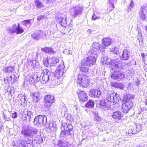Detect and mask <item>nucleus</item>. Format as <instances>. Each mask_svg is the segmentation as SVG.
<instances>
[{
    "label": "nucleus",
    "mask_w": 147,
    "mask_h": 147,
    "mask_svg": "<svg viewBox=\"0 0 147 147\" xmlns=\"http://www.w3.org/2000/svg\"><path fill=\"white\" fill-rule=\"evenodd\" d=\"M111 69L115 72L111 76L112 79L118 81L123 80L124 77V75L119 71L122 68V63L121 61L118 60H112L109 63Z\"/></svg>",
    "instance_id": "f257e3e1"
},
{
    "label": "nucleus",
    "mask_w": 147,
    "mask_h": 147,
    "mask_svg": "<svg viewBox=\"0 0 147 147\" xmlns=\"http://www.w3.org/2000/svg\"><path fill=\"white\" fill-rule=\"evenodd\" d=\"M106 99L101 100L100 103V107L101 109L105 110H108L111 106V103H117L119 102L120 97L118 94L114 93L110 94L107 93L106 96Z\"/></svg>",
    "instance_id": "f03ea898"
},
{
    "label": "nucleus",
    "mask_w": 147,
    "mask_h": 147,
    "mask_svg": "<svg viewBox=\"0 0 147 147\" xmlns=\"http://www.w3.org/2000/svg\"><path fill=\"white\" fill-rule=\"evenodd\" d=\"M21 132L24 137L32 138L34 137H36L39 134L40 131L39 129L26 124L22 127Z\"/></svg>",
    "instance_id": "7ed1b4c3"
},
{
    "label": "nucleus",
    "mask_w": 147,
    "mask_h": 147,
    "mask_svg": "<svg viewBox=\"0 0 147 147\" xmlns=\"http://www.w3.org/2000/svg\"><path fill=\"white\" fill-rule=\"evenodd\" d=\"M62 129H63L61 133V137L69 139L71 138L73 130V126L70 124L66 122H63L62 124Z\"/></svg>",
    "instance_id": "20e7f679"
},
{
    "label": "nucleus",
    "mask_w": 147,
    "mask_h": 147,
    "mask_svg": "<svg viewBox=\"0 0 147 147\" xmlns=\"http://www.w3.org/2000/svg\"><path fill=\"white\" fill-rule=\"evenodd\" d=\"M92 57H88L84 59H83L81 62V65L80 66V71L83 72H87L88 70V66H91L94 65L96 62L95 58L96 56H94V59H91Z\"/></svg>",
    "instance_id": "39448f33"
},
{
    "label": "nucleus",
    "mask_w": 147,
    "mask_h": 147,
    "mask_svg": "<svg viewBox=\"0 0 147 147\" xmlns=\"http://www.w3.org/2000/svg\"><path fill=\"white\" fill-rule=\"evenodd\" d=\"M76 82L78 83V86H81L83 87H86L89 84L88 77L83 74L78 75Z\"/></svg>",
    "instance_id": "423d86ee"
},
{
    "label": "nucleus",
    "mask_w": 147,
    "mask_h": 147,
    "mask_svg": "<svg viewBox=\"0 0 147 147\" xmlns=\"http://www.w3.org/2000/svg\"><path fill=\"white\" fill-rule=\"evenodd\" d=\"M83 7V6L80 5L73 6L71 9V14L72 17L75 18L81 15L84 11Z\"/></svg>",
    "instance_id": "0eeeda50"
},
{
    "label": "nucleus",
    "mask_w": 147,
    "mask_h": 147,
    "mask_svg": "<svg viewBox=\"0 0 147 147\" xmlns=\"http://www.w3.org/2000/svg\"><path fill=\"white\" fill-rule=\"evenodd\" d=\"M47 122L46 117L42 115L36 116L34 119V124L37 126H42Z\"/></svg>",
    "instance_id": "6e6552de"
},
{
    "label": "nucleus",
    "mask_w": 147,
    "mask_h": 147,
    "mask_svg": "<svg viewBox=\"0 0 147 147\" xmlns=\"http://www.w3.org/2000/svg\"><path fill=\"white\" fill-rule=\"evenodd\" d=\"M65 68L64 62H62L57 67L54 73V77L57 79H59L64 74Z\"/></svg>",
    "instance_id": "1a4fd4ad"
},
{
    "label": "nucleus",
    "mask_w": 147,
    "mask_h": 147,
    "mask_svg": "<svg viewBox=\"0 0 147 147\" xmlns=\"http://www.w3.org/2000/svg\"><path fill=\"white\" fill-rule=\"evenodd\" d=\"M40 74V77H42V83L46 84L50 80V78H53L51 75L50 71L47 69H44L42 70Z\"/></svg>",
    "instance_id": "9d476101"
},
{
    "label": "nucleus",
    "mask_w": 147,
    "mask_h": 147,
    "mask_svg": "<svg viewBox=\"0 0 147 147\" xmlns=\"http://www.w3.org/2000/svg\"><path fill=\"white\" fill-rule=\"evenodd\" d=\"M100 44L96 42L94 43L92 46V49L89 52V55L88 57H92L91 59H94V56L95 57L96 56V57L94 58L95 60L96 61V59L97 57V52L100 49Z\"/></svg>",
    "instance_id": "9b49d317"
},
{
    "label": "nucleus",
    "mask_w": 147,
    "mask_h": 147,
    "mask_svg": "<svg viewBox=\"0 0 147 147\" xmlns=\"http://www.w3.org/2000/svg\"><path fill=\"white\" fill-rule=\"evenodd\" d=\"M55 101V100L53 96L50 95H47L44 97V105L47 108H49Z\"/></svg>",
    "instance_id": "f8f14e48"
},
{
    "label": "nucleus",
    "mask_w": 147,
    "mask_h": 147,
    "mask_svg": "<svg viewBox=\"0 0 147 147\" xmlns=\"http://www.w3.org/2000/svg\"><path fill=\"white\" fill-rule=\"evenodd\" d=\"M123 102L122 111L123 113H126L133 107V103L132 101L126 100L125 101H123Z\"/></svg>",
    "instance_id": "ddd939ff"
},
{
    "label": "nucleus",
    "mask_w": 147,
    "mask_h": 147,
    "mask_svg": "<svg viewBox=\"0 0 147 147\" xmlns=\"http://www.w3.org/2000/svg\"><path fill=\"white\" fill-rule=\"evenodd\" d=\"M53 143L56 147H71L72 145L64 139L62 140H57Z\"/></svg>",
    "instance_id": "4468645a"
},
{
    "label": "nucleus",
    "mask_w": 147,
    "mask_h": 147,
    "mask_svg": "<svg viewBox=\"0 0 147 147\" xmlns=\"http://www.w3.org/2000/svg\"><path fill=\"white\" fill-rule=\"evenodd\" d=\"M77 93L80 102H84L87 100L88 96L85 91L79 89L77 92Z\"/></svg>",
    "instance_id": "2eb2a0df"
},
{
    "label": "nucleus",
    "mask_w": 147,
    "mask_h": 147,
    "mask_svg": "<svg viewBox=\"0 0 147 147\" xmlns=\"http://www.w3.org/2000/svg\"><path fill=\"white\" fill-rule=\"evenodd\" d=\"M112 117L116 122L120 123L122 121V118L123 117V115L120 111H117L113 113Z\"/></svg>",
    "instance_id": "dca6fc26"
},
{
    "label": "nucleus",
    "mask_w": 147,
    "mask_h": 147,
    "mask_svg": "<svg viewBox=\"0 0 147 147\" xmlns=\"http://www.w3.org/2000/svg\"><path fill=\"white\" fill-rule=\"evenodd\" d=\"M40 74L35 73L34 74L30 76L29 79V80L31 83L36 84L40 80Z\"/></svg>",
    "instance_id": "f3484780"
},
{
    "label": "nucleus",
    "mask_w": 147,
    "mask_h": 147,
    "mask_svg": "<svg viewBox=\"0 0 147 147\" xmlns=\"http://www.w3.org/2000/svg\"><path fill=\"white\" fill-rule=\"evenodd\" d=\"M30 96L31 97L32 100L34 102H38L41 98L40 92L38 91L31 93Z\"/></svg>",
    "instance_id": "a211bd4d"
},
{
    "label": "nucleus",
    "mask_w": 147,
    "mask_h": 147,
    "mask_svg": "<svg viewBox=\"0 0 147 147\" xmlns=\"http://www.w3.org/2000/svg\"><path fill=\"white\" fill-rule=\"evenodd\" d=\"M43 36L42 32L40 30H37L31 34L32 38L35 40H38Z\"/></svg>",
    "instance_id": "6ab92c4d"
},
{
    "label": "nucleus",
    "mask_w": 147,
    "mask_h": 147,
    "mask_svg": "<svg viewBox=\"0 0 147 147\" xmlns=\"http://www.w3.org/2000/svg\"><path fill=\"white\" fill-rule=\"evenodd\" d=\"M130 57V52L127 50H124L122 54L120 55V58L122 60H127Z\"/></svg>",
    "instance_id": "aec40b11"
},
{
    "label": "nucleus",
    "mask_w": 147,
    "mask_h": 147,
    "mask_svg": "<svg viewBox=\"0 0 147 147\" xmlns=\"http://www.w3.org/2000/svg\"><path fill=\"white\" fill-rule=\"evenodd\" d=\"M100 94L101 92L100 91L95 89H92L89 92V95L91 97L97 98Z\"/></svg>",
    "instance_id": "412c9836"
},
{
    "label": "nucleus",
    "mask_w": 147,
    "mask_h": 147,
    "mask_svg": "<svg viewBox=\"0 0 147 147\" xmlns=\"http://www.w3.org/2000/svg\"><path fill=\"white\" fill-rule=\"evenodd\" d=\"M66 18L60 17L57 18V22L59 24L62 26L63 27H66L67 26Z\"/></svg>",
    "instance_id": "4be33fe9"
},
{
    "label": "nucleus",
    "mask_w": 147,
    "mask_h": 147,
    "mask_svg": "<svg viewBox=\"0 0 147 147\" xmlns=\"http://www.w3.org/2000/svg\"><path fill=\"white\" fill-rule=\"evenodd\" d=\"M146 14V12L145 11V7H144L142 6L139 12V17L142 20H145Z\"/></svg>",
    "instance_id": "5701e85b"
},
{
    "label": "nucleus",
    "mask_w": 147,
    "mask_h": 147,
    "mask_svg": "<svg viewBox=\"0 0 147 147\" xmlns=\"http://www.w3.org/2000/svg\"><path fill=\"white\" fill-rule=\"evenodd\" d=\"M111 85L113 87L119 88L122 90H123L125 88V85L122 83L114 82L111 83Z\"/></svg>",
    "instance_id": "b1692460"
},
{
    "label": "nucleus",
    "mask_w": 147,
    "mask_h": 147,
    "mask_svg": "<svg viewBox=\"0 0 147 147\" xmlns=\"http://www.w3.org/2000/svg\"><path fill=\"white\" fill-rule=\"evenodd\" d=\"M58 79L55 78V77H54V76L53 78L51 79V81L50 83L49 86L51 88H53L59 84V83H57L56 82L57 81V82H58Z\"/></svg>",
    "instance_id": "393cba45"
},
{
    "label": "nucleus",
    "mask_w": 147,
    "mask_h": 147,
    "mask_svg": "<svg viewBox=\"0 0 147 147\" xmlns=\"http://www.w3.org/2000/svg\"><path fill=\"white\" fill-rule=\"evenodd\" d=\"M50 62V66H52L55 65L59 62V59L57 58L53 57L51 58H49V61Z\"/></svg>",
    "instance_id": "a878e982"
},
{
    "label": "nucleus",
    "mask_w": 147,
    "mask_h": 147,
    "mask_svg": "<svg viewBox=\"0 0 147 147\" xmlns=\"http://www.w3.org/2000/svg\"><path fill=\"white\" fill-rule=\"evenodd\" d=\"M111 39L108 38H104L102 40V44L105 47L109 46L111 44Z\"/></svg>",
    "instance_id": "bb28decb"
},
{
    "label": "nucleus",
    "mask_w": 147,
    "mask_h": 147,
    "mask_svg": "<svg viewBox=\"0 0 147 147\" xmlns=\"http://www.w3.org/2000/svg\"><path fill=\"white\" fill-rule=\"evenodd\" d=\"M41 51L47 53L53 54L55 53V51L52 50V48L49 47H45L42 48L41 49Z\"/></svg>",
    "instance_id": "cd10ccee"
},
{
    "label": "nucleus",
    "mask_w": 147,
    "mask_h": 147,
    "mask_svg": "<svg viewBox=\"0 0 147 147\" xmlns=\"http://www.w3.org/2000/svg\"><path fill=\"white\" fill-rule=\"evenodd\" d=\"M16 24H14L12 26V27H9L8 28L7 30L9 34H12L16 33Z\"/></svg>",
    "instance_id": "c85d7f7f"
},
{
    "label": "nucleus",
    "mask_w": 147,
    "mask_h": 147,
    "mask_svg": "<svg viewBox=\"0 0 147 147\" xmlns=\"http://www.w3.org/2000/svg\"><path fill=\"white\" fill-rule=\"evenodd\" d=\"M49 129L51 132L52 131H56L57 129V126L55 123H51L49 125Z\"/></svg>",
    "instance_id": "c756f323"
},
{
    "label": "nucleus",
    "mask_w": 147,
    "mask_h": 147,
    "mask_svg": "<svg viewBox=\"0 0 147 147\" xmlns=\"http://www.w3.org/2000/svg\"><path fill=\"white\" fill-rule=\"evenodd\" d=\"M14 75H12L9 77H6L5 78H4L5 83L6 84H8L10 83H11L12 78H14Z\"/></svg>",
    "instance_id": "7c9ffc66"
},
{
    "label": "nucleus",
    "mask_w": 147,
    "mask_h": 147,
    "mask_svg": "<svg viewBox=\"0 0 147 147\" xmlns=\"http://www.w3.org/2000/svg\"><path fill=\"white\" fill-rule=\"evenodd\" d=\"M94 105V102L91 100H89L86 104L85 106L88 108H92Z\"/></svg>",
    "instance_id": "2f4dec72"
},
{
    "label": "nucleus",
    "mask_w": 147,
    "mask_h": 147,
    "mask_svg": "<svg viewBox=\"0 0 147 147\" xmlns=\"http://www.w3.org/2000/svg\"><path fill=\"white\" fill-rule=\"evenodd\" d=\"M26 147H34V145L33 144V140L28 138H27Z\"/></svg>",
    "instance_id": "473e14b6"
},
{
    "label": "nucleus",
    "mask_w": 147,
    "mask_h": 147,
    "mask_svg": "<svg viewBox=\"0 0 147 147\" xmlns=\"http://www.w3.org/2000/svg\"><path fill=\"white\" fill-rule=\"evenodd\" d=\"M133 98L134 96L133 95L129 94H128L124 96L123 98V101H125V100H126V101L127 100L128 101H132L131 99Z\"/></svg>",
    "instance_id": "72a5a7b5"
},
{
    "label": "nucleus",
    "mask_w": 147,
    "mask_h": 147,
    "mask_svg": "<svg viewBox=\"0 0 147 147\" xmlns=\"http://www.w3.org/2000/svg\"><path fill=\"white\" fill-rule=\"evenodd\" d=\"M27 138L26 140H21L18 144L19 146L20 147H26Z\"/></svg>",
    "instance_id": "f704fd0d"
},
{
    "label": "nucleus",
    "mask_w": 147,
    "mask_h": 147,
    "mask_svg": "<svg viewBox=\"0 0 147 147\" xmlns=\"http://www.w3.org/2000/svg\"><path fill=\"white\" fill-rule=\"evenodd\" d=\"M27 119H29V121H30L31 119L33 118V115L32 112L28 111L26 112Z\"/></svg>",
    "instance_id": "c9c22d12"
},
{
    "label": "nucleus",
    "mask_w": 147,
    "mask_h": 147,
    "mask_svg": "<svg viewBox=\"0 0 147 147\" xmlns=\"http://www.w3.org/2000/svg\"><path fill=\"white\" fill-rule=\"evenodd\" d=\"M14 70L13 67L12 66L7 67L4 69V71L5 73L12 72Z\"/></svg>",
    "instance_id": "e433bc0d"
},
{
    "label": "nucleus",
    "mask_w": 147,
    "mask_h": 147,
    "mask_svg": "<svg viewBox=\"0 0 147 147\" xmlns=\"http://www.w3.org/2000/svg\"><path fill=\"white\" fill-rule=\"evenodd\" d=\"M24 30L20 26L19 24H18V25L16 26V33L17 34H20L23 32Z\"/></svg>",
    "instance_id": "4c0bfd02"
},
{
    "label": "nucleus",
    "mask_w": 147,
    "mask_h": 147,
    "mask_svg": "<svg viewBox=\"0 0 147 147\" xmlns=\"http://www.w3.org/2000/svg\"><path fill=\"white\" fill-rule=\"evenodd\" d=\"M38 63L35 60H30L29 63V65L32 66L33 68H35L36 67L37 64Z\"/></svg>",
    "instance_id": "58836bf2"
},
{
    "label": "nucleus",
    "mask_w": 147,
    "mask_h": 147,
    "mask_svg": "<svg viewBox=\"0 0 147 147\" xmlns=\"http://www.w3.org/2000/svg\"><path fill=\"white\" fill-rule=\"evenodd\" d=\"M49 59H45L43 60V63L46 67H48L49 66H50V62L49 61Z\"/></svg>",
    "instance_id": "ea45409f"
},
{
    "label": "nucleus",
    "mask_w": 147,
    "mask_h": 147,
    "mask_svg": "<svg viewBox=\"0 0 147 147\" xmlns=\"http://www.w3.org/2000/svg\"><path fill=\"white\" fill-rule=\"evenodd\" d=\"M35 4L38 8H41L43 6L42 3L38 0H37L35 2Z\"/></svg>",
    "instance_id": "a19ab883"
},
{
    "label": "nucleus",
    "mask_w": 147,
    "mask_h": 147,
    "mask_svg": "<svg viewBox=\"0 0 147 147\" xmlns=\"http://www.w3.org/2000/svg\"><path fill=\"white\" fill-rule=\"evenodd\" d=\"M119 48L117 46H115L111 49V51L113 52L114 54H117L118 53Z\"/></svg>",
    "instance_id": "79ce46f5"
},
{
    "label": "nucleus",
    "mask_w": 147,
    "mask_h": 147,
    "mask_svg": "<svg viewBox=\"0 0 147 147\" xmlns=\"http://www.w3.org/2000/svg\"><path fill=\"white\" fill-rule=\"evenodd\" d=\"M19 101L20 102L21 105H22L24 103L27 104V101H26V98L24 96H22L21 97Z\"/></svg>",
    "instance_id": "37998d69"
},
{
    "label": "nucleus",
    "mask_w": 147,
    "mask_h": 147,
    "mask_svg": "<svg viewBox=\"0 0 147 147\" xmlns=\"http://www.w3.org/2000/svg\"><path fill=\"white\" fill-rule=\"evenodd\" d=\"M134 6V3L133 0L130 1V3L127 7L128 9L131 10Z\"/></svg>",
    "instance_id": "c03bdc74"
},
{
    "label": "nucleus",
    "mask_w": 147,
    "mask_h": 147,
    "mask_svg": "<svg viewBox=\"0 0 147 147\" xmlns=\"http://www.w3.org/2000/svg\"><path fill=\"white\" fill-rule=\"evenodd\" d=\"M26 114V112L25 113L24 112L22 114V117L21 118L22 120L24 121L26 120L27 119V115Z\"/></svg>",
    "instance_id": "a18cd8bd"
},
{
    "label": "nucleus",
    "mask_w": 147,
    "mask_h": 147,
    "mask_svg": "<svg viewBox=\"0 0 147 147\" xmlns=\"http://www.w3.org/2000/svg\"><path fill=\"white\" fill-rule=\"evenodd\" d=\"M105 46L103 45L100 44V49L98 50V51H102V52H104L105 50Z\"/></svg>",
    "instance_id": "49530a36"
},
{
    "label": "nucleus",
    "mask_w": 147,
    "mask_h": 147,
    "mask_svg": "<svg viewBox=\"0 0 147 147\" xmlns=\"http://www.w3.org/2000/svg\"><path fill=\"white\" fill-rule=\"evenodd\" d=\"M100 18V16H96L94 13H93L92 17V19L93 20L95 21L96 20Z\"/></svg>",
    "instance_id": "de8ad7c7"
},
{
    "label": "nucleus",
    "mask_w": 147,
    "mask_h": 147,
    "mask_svg": "<svg viewBox=\"0 0 147 147\" xmlns=\"http://www.w3.org/2000/svg\"><path fill=\"white\" fill-rule=\"evenodd\" d=\"M135 85L133 83L129 84L128 86V88L131 90H133L135 88Z\"/></svg>",
    "instance_id": "09e8293b"
},
{
    "label": "nucleus",
    "mask_w": 147,
    "mask_h": 147,
    "mask_svg": "<svg viewBox=\"0 0 147 147\" xmlns=\"http://www.w3.org/2000/svg\"><path fill=\"white\" fill-rule=\"evenodd\" d=\"M15 77L14 78H12L11 80V83L12 84H14L17 81L18 79L17 78V77L14 75Z\"/></svg>",
    "instance_id": "8fccbe9b"
},
{
    "label": "nucleus",
    "mask_w": 147,
    "mask_h": 147,
    "mask_svg": "<svg viewBox=\"0 0 147 147\" xmlns=\"http://www.w3.org/2000/svg\"><path fill=\"white\" fill-rule=\"evenodd\" d=\"M61 112L63 114H65L67 111V109L66 107L65 106L63 107L61 109Z\"/></svg>",
    "instance_id": "3c124183"
},
{
    "label": "nucleus",
    "mask_w": 147,
    "mask_h": 147,
    "mask_svg": "<svg viewBox=\"0 0 147 147\" xmlns=\"http://www.w3.org/2000/svg\"><path fill=\"white\" fill-rule=\"evenodd\" d=\"M66 118L67 120L68 121L70 122L72 120V117L71 116V115L70 114L68 115H67Z\"/></svg>",
    "instance_id": "603ef678"
},
{
    "label": "nucleus",
    "mask_w": 147,
    "mask_h": 147,
    "mask_svg": "<svg viewBox=\"0 0 147 147\" xmlns=\"http://www.w3.org/2000/svg\"><path fill=\"white\" fill-rule=\"evenodd\" d=\"M38 140L40 143H42L45 140V138H43L42 136H39V138Z\"/></svg>",
    "instance_id": "864d4df0"
},
{
    "label": "nucleus",
    "mask_w": 147,
    "mask_h": 147,
    "mask_svg": "<svg viewBox=\"0 0 147 147\" xmlns=\"http://www.w3.org/2000/svg\"><path fill=\"white\" fill-rule=\"evenodd\" d=\"M141 56H142V60H143V61L144 62H145L146 61V59H145V57L146 55H145V54L143 53H141Z\"/></svg>",
    "instance_id": "5fc2aeb1"
},
{
    "label": "nucleus",
    "mask_w": 147,
    "mask_h": 147,
    "mask_svg": "<svg viewBox=\"0 0 147 147\" xmlns=\"http://www.w3.org/2000/svg\"><path fill=\"white\" fill-rule=\"evenodd\" d=\"M18 116L17 113L16 112L12 114V117L13 118H16Z\"/></svg>",
    "instance_id": "6e6d98bb"
},
{
    "label": "nucleus",
    "mask_w": 147,
    "mask_h": 147,
    "mask_svg": "<svg viewBox=\"0 0 147 147\" xmlns=\"http://www.w3.org/2000/svg\"><path fill=\"white\" fill-rule=\"evenodd\" d=\"M94 119L96 121H100V118L98 115H96L94 117Z\"/></svg>",
    "instance_id": "4d7b16f0"
},
{
    "label": "nucleus",
    "mask_w": 147,
    "mask_h": 147,
    "mask_svg": "<svg viewBox=\"0 0 147 147\" xmlns=\"http://www.w3.org/2000/svg\"><path fill=\"white\" fill-rule=\"evenodd\" d=\"M43 16H38V17L37 20L38 21H40L42 19V18H43Z\"/></svg>",
    "instance_id": "13d9d810"
},
{
    "label": "nucleus",
    "mask_w": 147,
    "mask_h": 147,
    "mask_svg": "<svg viewBox=\"0 0 147 147\" xmlns=\"http://www.w3.org/2000/svg\"><path fill=\"white\" fill-rule=\"evenodd\" d=\"M3 117L5 119L6 121H8L9 120V118L6 117H5V115L4 114H3Z\"/></svg>",
    "instance_id": "bf43d9fd"
},
{
    "label": "nucleus",
    "mask_w": 147,
    "mask_h": 147,
    "mask_svg": "<svg viewBox=\"0 0 147 147\" xmlns=\"http://www.w3.org/2000/svg\"><path fill=\"white\" fill-rule=\"evenodd\" d=\"M143 68L144 70L147 72V64L145 63V65H144Z\"/></svg>",
    "instance_id": "052dcab7"
},
{
    "label": "nucleus",
    "mask_w": 147,
    "mask_h": 147,
    "mask_svg": "<svg viewBox=\"0 0 147 147\" xmlns=\"http://www.w3.org/2000/svg\"><path fill=\"white\" fill-rule=\"evenodd\" d=\"M27 23H29L30 22V20H26Z\"/></svg>",
    "instance_id": "680f3d73"
},
{
    "label": "nucleus",
    "mask_w": 147,
    "mask_h": 147,
    "mask_svg": "<svg viewBox=\"0 0 147 147\" xmlns=\"http://www.w3.org/2000/svg\"><path fill=\"white\" fill-rule=\"evenodd\" d=\"M140 127L141 128V129H142V127L141 124L138 125V127Z\"/></svg>",
    "instance_id": "e2e57ef3"
},
{
    "label": "nucleus",
    "mask_w": 147,
    "mask_h": 147,
    "mask_svg": "<svg viewBox=\"0 0 147 147\" xmlns=\"http://www.w3.org/2000/svg\"><path fill=\"white\" fill-rule=\"evenodd\" d=\"M56 0H50L51 1H52V2H53L55 1ZM47 1H50V0H47Z\"/></svg>",
    "instance_id": "0e129e2a"
},
{
    "label": "nucleus",
    "mask_w": 147,
    "mask_h": 147,
    "mask_svg": "<svg viewBox=\"0 0 147 147\" xmlns=\"http://www.w3.org/2000/svg\"><path fill=\"white\" fill-rule=\"evenodd\" d=\"M49 124H47L46 125V127H47V128H49Z\"/></svg>",
    "instance_id": "69168bd1"
},
{
    "label": "nucleus",
    "mask_w": 147,
    "mask_h": 147,
    "mask_svg": "<svg viewBox=\"0 0 147 147\" xmlns=\"http://www.w3.org/2000/svg\"><path fill=\"white\" fill-rule=\"evenodd\" d=\"M145 104L146 105H147V98L146 99V101L145 102Z\"/></svg>",
    "instance_id": "338daca9"
},
{
    "label": "nucleus",
    "mask_w": 147,
    "mask_h": 147,
    "mask_svg": "<svg viewBox=\"0 0 147 147\" xmlns=\"http://www.w3.org/2000/svg\"><path fill=\"white\" fill-rule=\"evenodd\" d=\"M13 147H20L19 146V147H18V146H16V145H14Z\"/></svg>",
    "instance_id": "774afa93"
}]
</instances>
